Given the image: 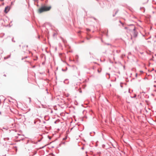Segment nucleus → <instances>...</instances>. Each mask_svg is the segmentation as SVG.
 <instances>
[{
    "label": "nucleus",
    "instance_id": "1",
    "mask_svg": "<svg viewBox=\"0 0 156 156\" xmlns=\"http://www.w3.org/2000/svg\"><path fill=\"white\" fill-rule=\"evenodd\" d=\"M51 8V6H43L41 7L38 10V12L39 13H41L44 12L48 11Z\"/></svg>",
    "mask_w": 156,
    "mask_h": 156
},
{
    "label": "nucleus",
    "instance_id": "2",
    "mask_svg": "<svg viewBox=\"0 0 156 156\" xmlns=\"http://www.w3.org/2000/svg\"><path fill=\"white\" fill-rule=\"evenodd\" d=\"M9 10V6H7L5 8L4 12L5 13H7Z\"/></svg>",
    "mask_w": 156,
    "mask_h": 156
},
{
    "label": "nucleus",
    "instance_id": "3",
    "mask_svg": "<svg viewBox=\"0 0 156 156\" xmlns=\"http://www.w3.org/2000/svg\"><path fill=\"white\" fill-rule=\"evenodd\" d=\"M101 69H98V71L99 73H100L101 72Z\"/></svg>",
    "mask_w": 156,
    "mask_h": 156
},
{
    "label": "nucleus",
    "instance_id": "4",
    "mask_svg": "<svg viewBox=\"0 0 156 156\" xmlns=\"http://www.w3.org/2000/svg\"><path fill=\"white\" fill-rule=\"evenodd\" d=\"M67 69H65V70H64L63 69H62V70L63 71H66V70H67Z\"/></svg>",
    "mask_w": 156,
    "mask_h": 156
},
{
    "label": "nucleus",
    "instance_id": "5",
    "mask_svg": "<svg viewBox=\"0 0 156 156\" xmlns=\"http://www.w3.org/2000/svg\"><path fill=\"white\" fill-rule=\"evenodd\" d=\"M21 136V135H19L18 136H16V137H17V138H18L20 136Z\"/></svg>",
    "mask_w": 156,
    "mask_h": 156
},
{
    "label": "nucleus",
    "instance_id": "6",
    "mask_svg": "<svg viewBox=\"0 0 156 156\" xmlns=\"http://www.w3.org/2000/svg\"><path fill=\"white\" fill-rule=\"evenodd\" d=\"M3 129H5V130H7V129L6 128H3Z\"/></svg>",
    "mask_w": 156,
    "mask_h": 156
},
{
    "label": "nucleus",
    "instance_id": "7",
    "mask_svg": "<svg viewBox=\"0 0 156 156\" xmlns=\"http://www.w3.org/2000/svg\"><path fill=\"white\" fill-rule=\"evenodd\" d=\"M151 70H154V71H156V69L155 70L154 69H152Z\"/></svg>",
    "mask_w": 156,
    "mask_h": 156
},
{
    "label": "nucleus",
    "instance_id": "8",
    "mask_svg": "<svg viewBox=\"0 0 156 156\" xmlns=\"http://www.w3.org/2000/svg\"><path fill=\"white\" fill-rule=\"evenodd\" d=\"M107 74H108L109 76V78H110V74L109 73H107Z\"/></svg>",
    "mask_w": 156,
    "mask_h": 156
},
{
    "label": "nucleus",
    "instance_id": "9",
    "mask_svg": "<svg viewBox=\"0 0 156 156\" xmlns=\"http://www.w3.org/2000/svg\"><path fill=\"white\" fill-rule=\"evenodd\" d=\"M81 32V31H79L78 32V33H80Z\"/></svg>",
    "mask_w": 156,
    "mask_h": 156
},
{
    "label": "nucleus",
    "instance_id": "10",
    "mask_svg": "<svg viewBox=\"0 0 156 156\" xmlns=\"http://www.w3.org/2000/svg\"><path fill=\"white\" fill-rule=\"evenodd\" d=\"M87 31H89V30H89V29H87Z\"/></svg>",
    "mask_w": 156,
    "mask_h": 156
},
{
    "label": "nucleus",
    "instance_id": "11",
    "mask_svg": "<svg viewBox=\"0 0 156 156\" xmlns=\"http://www.w3.org/2000/svg\"><path fill=\"white\" fill-rule=\"evenodd\" d=\"M64 80V82H66V80Z\"/></svg>",
    "mask_w": 156,
    "mask_h": 156
},
{
    "label": "nucleus",
    "instance_id": "12",
    "mask_svg": "<svg viewBox=\"0 0 156 156\" xmlns=\"http://www.w3.org/2000/svg\"><path fill=\"white\" fill-rule=\"evenodd\" d=\"M29 98V99H30V101H31L30 98Z\"/></svg>",
    "mask_w": 156,
    "mask_h": 156
},
{
    "label": "nucleus",
    "instance_id": "13",
    "mask_svg": "<svg viewBox=\"0 0 156 156\" xmlns=\"http://www.w3.org/2000/svg\"><path fill=\"white\" fill-rule=\"evenodd\" d=\"M136 36H137V34H136L135 35V37H136Z\"/></svg>",
    "mask_w": 156,
    "mask_h": 156
},
{
    "label": "nucleus",
    "instance_id": "14",
    "mask_svg": "<svg viewBox=\"0 0 156 156\" xmlns=\"http://www.w3.org/2000/svg\"><path fill=\"white\" fill-rule=\"evenodd\" d=\"M140 72H143V71H140Z\"/></svg>",
    "mask_w": 156,
    "mask_h": 156
},
{
    "label": "nucleus",
    "instance_id": "15",
    "mask_svg": "<svg viewBox=\"0 0 156 156\" xmlns=\"http://www.w3.org/2000/svg\"><path fill=\"white\" fill-rule=\"evenodd\" d=\"M82 149H83V147H82Z\"/></svg>",
    "mask_w": 156,
    "mask_h": 156
},
{
    "label": "nucleus",
    "instance_id": "16",
    "mask_svg": "<svg viewBox=\"0 0 156 156\" xmlns=\"http://www.w3.org/2000/svg\"><path fill=\"white\" fill-rule=\"evenodd\" d=\"M137 74H136V76H137Z\"/></svg>",
    "mask_w": 156,
    "mask_h": 156
}]
</instances>
